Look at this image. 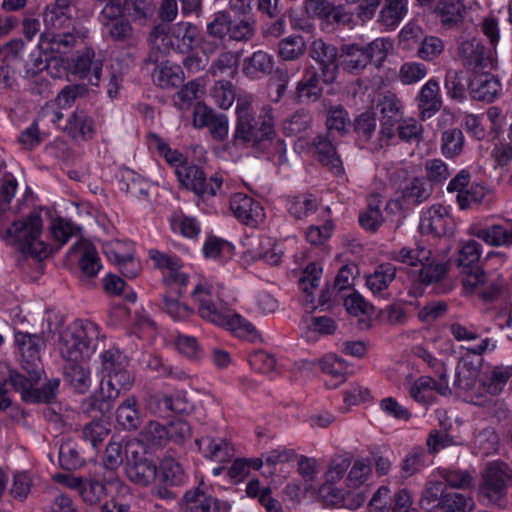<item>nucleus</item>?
<instances>
[{
    "label": "nucleus",
    "instance_id": "f257e3e1",
    "mask_svg": "<svg viewBox=\"0 0 512 512\" xmlns=\"http://www.w3.org/2000/svg\"><path fill=\"white\" fill-rule=\"evenodd\" d=\"M191 298L198 305V315L204 321L225 328L237 337L247 338L252 342L257 340L255 327L241 315L228 308L218 289L199 283L193 289Z\"/></svg>",
    "mask_w": 512,
    "mask_h": 512
},
{
    "label": "nucleus",
    "instance_id": "f03ea898",
    "mask_svg": "<svg viewBox=\"0 0 512 512\" xmlns=\"http://www.w3.org/2000/svg\"><path fill=\"white\" fill-rule=\"evenodd\" d=\"M236 116V126L232 138L234 146L252 144V146L258 147L262 142L272 139L275 132L270 109L266 111L260 122L255 118L251 103L238 98Z\"/></svg>",
    "mask_w": 512,
    "mask_h": 512
},
{
    "label": "nucleus",
    "instance_id": "7ed1b4c3",
    "mask_svg": "<svg viewBox=\"0 0 512 512\" xmlns=\"http://www.w3.org/2000/svg\"><path fill=\"white\" fill-rule=\"evenodd\" d=\"M391 48L392 43L386 38H377L366 45L342 44L340 46V68L349 74L360 75L369 64L380 67Z\"/></svg>",
    "mask_w": 512,
    "mask_h": 512
},
{
    "label": "nucleus",
    "instance_id": "20e7f679",
    "mask_svg": "<svg viewBox=\"0 0 512 512\" xmlns=\"http://www.w3.org/2000/svg\"><path fill=\"white\" fill-rule=\"evenodd\" d=\"M42 218L38 213H31L22 220L14 221L3 233L7 244L24 255L41 259L46 256V249L40 240Z\"/></svg>",
    "mask_w": 512,
    "mask_h": 512
},
{
    "label": "nucleus",
    "instance_id": "39448f33",
    "mask_svg": "<svg viewBox=\"0 0 512 512\" xmlns=\"http://www.w3.org/2000/svg\"><path fill=\"white\" fill-rule=\"evenodd\" d=\"M27 373L24 375L16 370L9 372V377L6 383H9L16 391L21 393V398L29 403H49L56 398V394L60 385L58 378L49 380L41 388H34L41 379L44 372L38 371L34 373L32 368H23Z\"/></svg>",
    "mask_w": 512,
    "mask_h": 512
},
{
    "label": "nucleus",
    "instance_id": "423d86ee",
    "mask_svg": "<svg viewBox=\"0 0 512 512\" xmlns=\"http://www.w3.org/2000/svg\"><path fill=\"white\" fill-rule=\"evenodd\" d=\"M95 327L81 321L68 325L60 334L59 351L67 362H80L89 356Z\"/></svg>",
    "mask_w": 512,
    "mask_h": 512
},
{
    "label": "nucleus",
    "instance_id": "0eeeda50",
    "mask_svg": "<svg viewBox=\"0 0 512 512\" xmlns=\"http://www.w3.org/2000/svg\"><path fill=\"white\" fill-rule=\"evenodd\" d=\"M381 113L379 137L371 145V151H379L389 145L396 136L395 127L402 120V102L393 93L387 92L378 104Z\"/></svg>",
    "mask_w": 512,
    "mask_h": 512
},
{
    "label": "nucleus",
    "instance_id": "6e6552de",
    "mask_svg": "<svg viewBox=\"0 0 512 512\" xmlns=\"http://www.w3.org/2000/svg\"><path fill=\"white\" fill-rule=\"evenodd\" d=\"M85 28H74L72 31H43L40 33L38 48L52 58L69 54L80 42L87 37Z\"/></svg>",
    "mask_w": 512,
    "mask_h": 512
},
{
    "label": "nucleus",
    "instance_id": "1a4fd4ad",
    "mask_svg": "<svg viewBox=\"0 0 512 512\" xmlns=\"http://www.w3.org/2000/svg\"><path fill=\"white\" fill-rule=\"evenodd\" d=\"M308 54L319 66L321 81L325 84L334 83L340 69V48L317 38L310 43Z\"/></svg>",
    "mask_w": 512,
    "mask_h": 512
},
{
    "label": "nucleus",
    "instance_id": "9d476101",
    "mask_svg": "<svg viewBox=\"0 0 512 512\" xmlns=\"http://www.w3.org/2000/svg\"><path fill=\"white\" fill-rule=\"evenodd\" d=\"M175 172L181 184L197 195L215 196L222 186V177L214 175L207 180L200 167L188 162L178 167Z\"/></svg>",
    "mask_w": 512,
    "mask_h": 512
},
{
    "label": "nucleus",
    "instance_id": "9b49d317",
    "mask_svg": "<svg viewBox=\"0 0 512 512\" xmlns=\"http://www.w3.org/2000/svg\"><path fill=\"white\" fill-rule=\"evenodd\" d=\"M412 504L408 489H400L392 495L387 486H381L372 495L368 506L370 512H419Z\"/></svg>",
    "mask_w": 512,
    "mask_h": 512
},
{
    "label": "nucleus",
    "instance_id": "f8f14e48",
    "mask_svg": "<svg viewBox=\"0 0 512 512\" xmlns=\"http://www.w3.org/2000/svg\"><path fill=\"white\" fill-rule=\"evenodd\" d=\"M478 376L479 368L472 361L462 359L458 362L453 385L472 404H482L485 401L482 399Z\"/></svg>",
    "mask_w": 512,
    "mask_h": 512
},
{
    "label": "nucleus",
    "instance_id": "ddd939ff",
    "mask_svg": "<svg viewBox=\"0 0 512 512\" xmlns=\"http://www.w3.org/2000/svg\"><path fill=\"white\" fill-rule=\"evenodd\" d=\"M193 126L197 129L208 128L214 141L224 142L229 136V119L202 102H197L193 109Z\"/></svg>",
    "mask_w": 512,
    "mask_h": 512
},
{
    "label": "nucleus",
    "instance_id": "4468645a",
    "mask_svg": "<svg viewBox=\"0 0 512 512\" xmlns=\"http://www.w3.org/2000/svg\"><path fill=\"white\" fill-rule=\"evenodd\" d=\"M511 477L509 466L504 462L494 461L486 465L480 494L489 502L498 503L506 494V481Z\"/></svg>",
    "mask_w": 512,
    "mask_h": 512
},
{
    "label": "nucleus",
    "instance_id": "2eb2a0df",
    "mask_svg": "<svg viewBox=\"0 0 512 512\" xmlns=\"http://www.w3.org/2000/svg\"><path fill=\"white\" fill-rule=\"evenodd\" d=\"M99 23L103 33L111 39V41L132 45L135 42V31L128 18L124 14V6L112 12L98 15Z\"/></svg>",
    "mask_w": 512,
    "mask_h": 512
},
{
    "label": "nucleus",
    "instance_id": "dca6fc26",
    "mask_svg": "<svg viewBox=\"0 0 512 512\" xmlns=\"http://www.w3.org/2000/svg\"><path fill=\"white\" fill-rule=\"evenodd\" d=\"M14 339L21 355L22 368H32L34 373L43 371L41 350L45 346L44 334L16 331Z\"/></svg>",
    "mask_w": 512,
    "mask_h": 512
},
{
    "label": "nucleus",
    "instance_id": "f3484780",
    "mask_svg": "<svg viewBox=\"0 0 512 512\" xmlns=\"http://www.w3.org/2000/svg\"><path fill=\"white\" fill-rule=\"evenodd\" d=\"M230 210L238 220L251 227H257L265 219L261 204L243 193H236L230 198Z\"/></svg>",
    "mask_w": 512,
    "mask_h": 512
},
{
    "label": "nucleus",
    "instance_id": "a211bd4d",
    "mask_svg": "<svg viewBox=\"0 0 512 512\" xmlns=\"http://www.w3.org/2000/svg\"><path fill=\"white\" fill-rule=\"evenodd\" d=\"M453 219L446 207L438 204L433 205L423 213L420 219L419 228L423 234H431L441 237L452 232Z\"/></svg>",
    "mask_w": 512,
    "mask_h": 512
},
{
    "label": "nucleus",
    "instance_id": "6ab92c4d",
    "mask_svg": "<svg viewBox=\"0 0 512 512\" xmlns=\"http://www.w3.org/2000/svg\"><path fill=\"white\" fill-rule=\"evenodd\" d=\"M458 53L463 65L476 72L492 65L490 51L476 38L461 42Z\"/></svg>",
    "mask_w": 512,
    "mask_h": 512
},
{
    "label": "nucleus",
    "instance_id": "aec40b11",
    "mask_svg": "<svg viewBox=\"0 0 512 512\" xmlns=\"http://www.w3.org/2000/svg\"><path fill=\"white\" fill-rule=\"evenodd\" d=\"M150 52L146 63L158 64L160 58L174 51L173 32L170 33L169 25L165 23L156 24L148 35Z\"/></svg>",
    "mask_w": 512,
    "mask_h": 512
},
{
    "label": "nucleus",
    "instance_id": "412c9836",
    "mask_svg": "<svg viewBox=\"0 0 512 512\" xmlns=\"http://www.w3.org/2000/svg\"><path fill=\"white\" fill-rule=\"evenodd\" d=\"M184 512H229L231 506L200 489L187 491L182 499Z\"/></svg>",
    "mask_w": 512,
    "mask_h": 512
},
{
    "label": "nucleus",
    "instance_id": "4be33fe9",
    "mask_svg": "<svg viewBox=\"0 0 512 512\" xmlns=\"http://www.w3.org/2000/svg\"><path fill=\"white\" fill-rule=\"evenodd\" d=\"M419 117L425 121L437 114L443 105L439 83L435 79H429L416 96Z\"/></svg>",
    "mask_w": 512,
    "mask_h": 512
},
{
    "label": "nucleus",
    "instance_id": "5701e85b",
    "mask_svg": "<svg viewBox=\"0 0 512 512\" xmlns=\"http://www.w3.org/2000/svg\"><path fill=\"white\" fill-rule=\"evenodd\" d=\"M149 256L155 267L167 270V273L163 276V282L168 287L172 288L175 285L187 286L188 276L180 271L183 264L179 258L169 256L155 249L149 251Z\"/></svg>",
    "mask_w": 512,
    "mask_h": 512
},
{
    "label": "nucleus",
    "instance_id": "b1692460",
    "mask_svg": "<svg viewBox=\"0 0 512 512\" xmlns=\"http://www.w3.org/2000/svg\"><path fill=\"white\" fill-rule=\"evenodd\" d=\"M70 8L58 4H48L43 11L44 31L61 32L84 28L73 18Z\"/></svg>",
    "mask_w": 512,
    "mask_h": 512
},
{
    "label": "nucleus",
    "instance_id": "393cba45",
    "mask_svg": "<svg viewBox=\"0 0 512 512\" xmlns=\"http://www.w3.org/2000/svg\"><path fill=\"white\" fill-rule=\"evenodd\" d=\"M512 377V365H496L487 370L480 378V391L485 396L500 395Z\"/></svg>",
    "mask_w": 512,
    "mask_h": 512
},
{
    "label": "nucleus",
    "instance_id": "a878e982",
    "mask_svg": "<svg viewBox=\"0 0 512 512\" xmlns=\"http://www.w3.org/2000/svg\"><path fill=\"white\" fill-rule=\"evenodd\" d=\"M334 141V136L328 133L320 134L314 138L313 145L319 155V161L333 173L339 174L343 170L342 161L336 152Z\"/></svg>",
    "mask_w": 512,
    "mask_h": 512
},
{
    "label": "nucleus",
    "instance_id": "bb28decb",
    "mask_svg": "<svg viewBox=\"0 0 512 512\" xmlns=\"http://www.w3.org/2000/svg\"><path fill=\"white\" fill-rule=\"evenodd\" d=\"M126 474L135 484L147 486L157 478V466L146 457H134L126 464Z\"/></svg>",
    "mask_w": 512,
    "mask_h": 512
},
{
    "label": "nucleus",
    "instance_id": "cd10ccee",
    "mask_svg": "<svg viewBox=\"0 0 512 512\" xmlns=\"http://www.w3.org/2000/svg\"><path fill=\"white\" fill-rule=\"evenodd\" d=\"M63 130L74 140L88 141L94 135V121L84 110H76L69 116Z\"/></svg>",
    "mask_w": 512,
    "mask_h": 512
},
{
    "label": "nucleus",
    "instance_id": "c85d7f7f",
    "mask_svg": "<svg viewBox=\"0 0 512 512\" xmlns=\"http://www.w3.org/2000/svg\"><path fill=\"white\" fill-rule=\"evenodd\" d=\"M95 52L85 48L74 60V74L81 78L89 77L91 85L97 86L102 72V63L94 61Z\"/></svg>",
    "mask_w": 512,
    "mask_h": 512
},
{
    "label": "nucleus",
    "instance_id": "c756f323",
    "mask_svg": "<svg viewBox=\"0 0 512 512\" xmlns=\"http://www.w3.org/2000/svg\"><path fill=\"white\" fill-rule=\"evenodd\" d=\"M321 73L313 66L305 69L303 78L297 83L295 96L299 101H317L322 95V87L320 86Z\"/></svg>",
    "mask_w": 512,
    "mask_h": 512
},
{
    "label": "nucleus",
    "instance_id": "7c9ffc66",
    "mask_svg": "<svg viewBox=\"0 0 512 512\" xmlns=\"http://www.w3.org/2000/svg\"><path fill=\"white\" fill-rule=\"evenodd\" d=\"M433 12L446 28H454L464 20L465 6L460 0H437Z\"/></svg>",
    "mask_w": 512,
    "mask_h": 512
},
{
    "label": "nucleus",
    "instance_id": "2f4dec72",
    "mask_svg": "<svg viewBox=\"0 0 512 512\" xmlns=\"http://www.w3.org/2000/svg\"><path fill=\"white\" fill-rule=\"evenodd\" d=\"M116 421L127 431H134L140 427L142 416L135 396H129L121 402L116 410Z\"/></svg>",
    "mask_w": 512,
    "mask_h": 512
},
{
    "label": "nucleus",
    "instance_id": "473e14b6",
    "mask_svg": "<svg viewBox=\"0 0 512 512\" xmlns=\"http://www.w3.org/2000/svg\"><path fill=\"white\" fill-rule=\"evenodd\" d=\"M64 379L80 394L88 392L92 382L90 369L83 361L68 362L64 367Z\"/></svg>",
    "mask_w": 512,
    "mask_h": 512
},
{
    "label": "nucleus",
    "instance_id": "72a5a7b5",
    "mask_svg": "<svg viewBox=\"0 0 512 512\" xmlns=\"http://www.w3.org/2000/svg\"><path fill=\"white\" fill-rule=\"evenodd\" d=\"M318 365L323 373L332 378L330 381L325 382L327 388L335 389L346 380L348 367L345 362L335 354L323 356L318 361Z\"/></svg>",
    "mask_w": 512,
    "mask_h": 512
},
{
    "label": "nucleus",
    "instance_id": "f704fd0d",
    "mask_svg": "<svg viewBox=\"0 0 512 512\" xmlns=\"http://www.w3.org/2000/svg\"><path fill=\"white\" fill-rule=\"evenodd\" d=\"M199 30L192 23H180L173 31L174 51L180 54L193 52L198 43Z\"/></svg>",
    "mask_w": 512,
    "mask_h": 512
},
{
    "label": "nucleus",
    "instance_id": "c9c22d12",
    "mask_svg": "<svg viewBox=\"0 0 512 512\" xmlns=\"http://www.w3.org/2000/svg\"><path fill=\"white\" fill-rule=\"evenodd\" d=\"M174 289V286L169 287L170 291L163 296V310L168 313L175 320H186L193 315V308L186 304L179 302L178 298L183 294L185 286H179Z\"/></svg>",
    "mask_w": 512,
    "mask_h": 512
},
{
    "label": "nucleus",
    "instance_id": "e433bc0d",
    "mask_svg": "<svg viewBox=\"0 0 512 512\" xmlns=\"http://www.w3.org/2000/svg\"><path fill=\"white\" fill-rule=\"evenodd\" d=\"M446 486L441 480H428L421 492L420 507L427 511H437L446 492Z\"/></svg>",
    "mask_w": 512,
    "mask_h": 512
},
{
    "label": "nucleus",
    "instance_id": "4c0bfd02",
    "mask_svg": "<svg viewBox=\"0 0 512 512\" xmlns=\"http://www.w3.org/2000/svg\"><path fill=\"white\" fill-rule=\"evenodd\" d=\"M432 192V184L424 178L415 177L402 189V199L406 204L419 205L428 200Z\"/></svg>",
    "mask_w": 512,
    "mask_h": 512
},
{
    "label": "nucleus",
    "instance_id": "58836bf2",
    "mask_svg": "<svg viewBox=\"0 0 512 512\" xmlns=\"http://www.w3.org/2000/svg\"><path fill=\"white\" fill-rule=\"evenodd\" d=\"M501 88L500 82L493 76H484L470 83V95L474 100L492 102Z\"/></svg>",
    "mask_w": 512,
    "mask_h": 512
},
{
    "label": "nucleus",
    "instance_id": "ea45409f",
    "mask_svg": "<svg viewBox=\"0 0 512 512\" xmlns=\"http://www.w3.org/2000/svg\"><path fill=\"white\" fill-rule=\"evenodd\" d=\"M121 244L116 242L114 245L107 247L106 253L109 258L119 266L121 273L127 278H135L141 271L139 261L134 259L130 253L122 254L120 252Z\"/></svg>",
    "mask_w": 512,
    "mask_h": 512
},
{
    "label": "nucleus",
    "instance_id": "a19ab883",
    "mask_svg": "<svg viewBox=\"0 0 512 512\" xmlns=\"http://www.w3.org/2000/svg\"><path fill=\"white\" fill-rule=\"evenodd\" d=\"M470 81L463 71L448 70L444 79V87L449 98L457 102L466 99V90L470 87Z\"/></svg>",
    "mask_w": 512,
    "mask_h": 512
},
{
    "label": "nucleus",
    "instance_id": "79ce46f5",
    "mask_svg": "<svg viewBox=\"0 0 512 512\" xmlns=\"http://www.w3.org/2000/svg\"><path fill=\"white\" fill-rule=\"evenodd\" d=\"M73 487L79 489L83 501L89 505H96L107 495V488L97 479H75Z\"/></svg>",
    "mask_w": 512,
    "mask_h": 512
},
{
    "label": "nucleus",
    "instance_id": "37998d69",
    "mask_svg": "<svg viewBox=\"0 0 512 512\" xmlns=\"http://www.w3.org/2000/svg\"><path fill=\"white\" fill-rule=\"evenodd\" d=\"M395 276L396 267L391 263H383L366 277V285L374 294L381 293L388 288Z\"/></svg>",
    "mask_w": 512,
    "mask_h": 512
},
{
    "label": "nucleus",
    "instance_id": "c03bdc74",
    "mask_svg": "<svg viewBox=\"0 0 512 512\" xmlns=\"http://www.w3.org/2000/svg\"><path fill=\"white\" fill-rule=\"evenodd\" d=\"M304 37L292 35L281 39L277 45V54L284 61H297L306 53Z\"/></svg>",
    "mask_w": 512,
    "mask_h": 512
},
{
    "label": "nucleus",
    "instance_id": "a18cd8bd",
    "mask_svg": "<svg viewBox=\"0 0 512 512\" xmlns=\"http://www.w3.org/2000/svg\"><path fill=\"white\" fill-rule=\"evenodd\" d=\"M318 208L317 198L313 194L304 193L287 199V209L291 216L303 219L313 214Z\"/></svg>",
    "mask_w": 512,
    "mask_h": 512
},
{
    "label": "nucleus",
    "instance_id": "49530a36",
    "mask_svg": "<svg viewBox=\"0 0 512 512\" xmlns=\"http://www.w3.org/2000/svg\"><path fill=\"white\" fill-rule=\"evenodd\" d=\"M325 125L326 133L329 135L334 136V133H338L340 136L346 135L351 126L348 112L341 105L330 107L326 112Z\"/></svg>",
    "mask_w": 512,
    "mask_h": 512
},
{
    "label": "nucleus",
    "instance_id": "de8ad7c7",
    "mask_svg": "<svg viewBox=\"0 0 512 512\" xmlns=\"http://www.w3.org/2000/svg\"><path fill=\"white\" fill-rule=\"evenodd\" d=\"M196 445L205 457L219 462H224L231 456V449L224 439L202 437L196 440Z\"/></svg>",
    "mask_w": 512,
    "mask_h": 512
},
{
    "label": "nucleus",
    "instance_id": "09e8293b",
    "mask_svg": "<svg viewBox=\"0 0 512 512\" xmlns=\"http://www.w3.org/2000/svg\"><path fill=\"white\" fill-rule=\"evenodd\" d=\"M353 129L362 147L372 145L371 138L376 130V115L374 112L366 111L358 115L353 122ZM371 150V146H369Z\"/></svg>",
    "mask_w": 512,
    "mask_h": 512
},
{
    "label": "nucleus",
    "instance_id": "8fccbe9b",
    "mask_svg": "<svg viewBox=\"0 0 512 512\" xmlns=\"http://www.w3.org/2000/svg\"><path fill=\"white\" fill-rule=\"evenodd\" d=\"M72 251L80 253L79 265L81 271L88 277L97 275L101 268L100 259L93 245L83 243L72 248Z\"/></svg>",
    "mask_w": 512,
    "mask_h": 512
},
{
    "label": "nucleus",
    "instance_id": "3c124183",
    "mask_svg": "<svg viewBox=\"0 0 512 512\" xmlns=\"http://www.w3.org/2000/svg\"><path fill=\"white\" fill-rule=\"evenodd\" d=\"M124 12L134 21L146 24L155 12L154 0H122Z\"/></svg>",
    "mask_w": 512,
    "mask_h": 512
},
{
    "label": "nucleus",
    "instance_id": "603ef678",
    "mask_svg": "<svg viewBox=\"0 0 512 512\" xmlns=\"http://www.w3.org/2000/svg\"><path fill=\"white\" fill-rule=\"evenodd\" d=\"M157 477L160 482L168 486H178L185 480V475L180 464L172 457H164L160 463Z\"/></svg>",
    "mask_w": 512,
    "mask_h": 512
},
{
    "label": "nucleus",
    "instance_id": "864d4df0",
    "mask_svg": "<svg viewBox=\"0 0 512 512\" xmlns=\"http://www.w3.org/2000/svg\"><path fill=\"white\" fill-rule=\"evenodd\" d=\"M426 452L422 447H413L401 463V476L404 479L421 472L426 466Z\"/></svg>",
    "mask_w": 512,
    "mask_h": 512
},
{
    "label": "nucleus",
    "instance_id": "5fc2aeb1",
    "mask_svg": "<svg viewBox=\"0 0 512 512\" xmlns=\"http://www.w3.org/2000/svg\"><path fill=\"white\" fill-rule=\"evenodd\" d=\"M464 135L458 128H450L442 133L441 151L447 158H454L461 154L464 147Z\"/></svg>",
    "mask_w": 512,
    "mask_h": 512
},
{
    "label": "nucleus",
    "instance_id": "6e6d98bb",
    "mask_svg": "<svg viewBox=\"0 0 512 512\" xmlns=\"http://www.w3.org/2000/svg\"><path fill=\"white\" fill-rule=\"evenodd\" d=\"M473 509V499L457 492L446 493L438 508L441 512H471Z\"/></svg>",
    "mask_w": 512,
    "mask_h": 512
},
{
    "label": "nucleus",
    "instance_id": "4d7b16f0",
    "mask_svg": "<svg viewBox=\"0 0 512 512\" xmlns=\"http://www.w3.org/2000/svg\"><path fill=\"white\" fill-rule=\"evenodd\" d=\"M407 13V0H386L380 21L387 27L397 25Z\"/></svg>",
    "mask_w": 512,
    "mask_h": 512
},
{
    "label": "nucleus",
    "instance_id": "13d9d810",
    "mask_svg": "<svg viewBox=\"0 0 512 512\" xmlns=\"http://www.w3.org/2000/svg\"><path fill=\"white\" fill-rule=\"evenodd\" d=\"M210 96L218 107L226 110L234 103L236 92L231 82L220 80L211 88Z\"/></svg>",
    "mask_w": 512,
    "mask_h": 512
},
{
    "label": "nucleus",
    "instance_id": "bf43d9fd",
    "mask_svg": "<svg viewBox=\"0 0 512 512\" xmlns=\"http://www.w3.org/2000/svg\"><path fill=\"white\" fill-rule=\"evenodd\" d=\"M396 135L406 143H420L423 141L424 128L414 118L402 119L397 126Z\"/></svg>",
    "mask_w": 512,
    "mask_h": 512
},
{
    "label": "nucleus",
    "instance_id": "052dcab7",
    "mask_svg": "<svg viewBox=\"0 0 512 512\" xmlns=\"http://www.w3.org/2000/svg\"><path fill=\"white\" fill-rule=\"evenodd\" d=\"M438 475L445 481V486L452 489H468L473 484V477L467 470L439 469Z\"/></svg>",
    "mask_w": 512,
    "mask_h": 512
},
{
    "label": "nucleus",
    "instance_id": "680f3d73",
    "mask_svg": "<svg viewBox=\"0 0 512 512\" xmlns=\"http://www.w3.org/2000/svg\"><path fill=\"white\" fill-rule=\"evenodd\" d=\"M110 432L109 424L102 419L93 420L87 423L82 430L83 440L89 442L94 448L108 437Z\"/></svg>",
    "mask_w": 512,
    "mask_h": 512
},
{
    "label": "nucleus",
    "instance_id": "e2e57ef3",
    "mask_svg": "<svg viewBox=\"0 0 512 512\" xmlns=\"http://www.w3.org/2000/svg\"><path fill=\"white\" fill-rule=\"evenodd\" d=\"M245 70L248 74H270L273 71V57L265 51L254 52L251 57L245 60Z\"/></svg>",
    "mask_w": 512,
    "mask_h": 512
},
{
    "label": "nucleus",
    "instance_id": "0e129e2a",
    "mask_svg": "<svg viewBox=\"0 0 512 512\" xmlns=\"http://www.w3.org/2000/svg\"><path fill=\"white\" fill-rule=\"evenodd\" d=\"M89 94L86 84H71L63 87L58 93L55 101L59 109L69 108L79 98H84Z\"/></svg>",
    "mask_w": 512,
    "mask_h": 512
},
{
    "label": "nucleus",
    "instance_id": "69168bd1",
    "mask_svg": "<svg viewBox=\"0 0 512 512\" xmlns=\"http://www.w3.org/2000/svg\"><path fill=\"white\" fill-rule=\"evenodd\" d=\"M322 269L315 263L307 265L299 279L301 290L305 293L306 303L313 304L312 290L318 286Z\"/></svg>",
    "mask_w": 512,
    "mask_h": 512
},
{
    "label": "nucleus",
    "instance_id": "338daca9",
    "mask_svg": "<svg viewBox=\"0 0 512 512\" xmlns=\"http://www.w3.org/2000/svg\"><path fill=\"white\" fill-rule=\"evenodd\" d=\"M101 371L104 375L112 374L128 366V359L117 348H110L101 355Z\"/></svg>",
    "mask_w": 512,
    "mask_h": 512
},
{
    "label": "nucleus",
    "instance_id": "774afa93",
    "mask_svg": "<svg viewBox=\"0 0 512 512\" xmlns=\"http://www.w3.org/2000/svg\"><path fill=\"white\" fill-rule=\"evenodd\" d=\"M140 438L147 444L162 446L168 441L166 426L157 421H149L140 432Z\"/></svg>",
    "mask_w": 512,
    "mask_h": 512
}]
</instances>
